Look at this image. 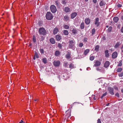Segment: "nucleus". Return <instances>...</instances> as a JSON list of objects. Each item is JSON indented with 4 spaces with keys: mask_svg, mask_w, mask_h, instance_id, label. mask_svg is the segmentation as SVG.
<instances>
[{
    "mask_svg": "<svg viewBox=\"0 0 123 123\" xmlns=\"http://www.w3.org/2000/svg\"><path fill=\"white\" fill-rule=\"evenodd\" d=\"M68 47L69 48L74 49H75V42L74 39L69 40V42Z\"/></svg>",
    "mask_w": 123,
    "mask_h": 123,
    "instance_id": "f257e3e1",
    "label": "nucleus"
},
{
    "mask_svg": "<svg viewBox=\"0 0 123 123\" xmlns=\"http://www.w3.org/2000/svg\"><path fill=\"white\" fill-rule=\"evenodd\" d=\"M56 39L57 41H59L61 39V37L59 35L56 36Z\"/></svg>",
    "mask_w": 123,
    "mask_h": 123,
    "instance_id": "aec40b11",
    "label": "nucleus"
},
{
    "mask_svg": "<svg viewBox=\"0 0 123 123\" xmlns=\"http://www.w3.org/2000/svg\"><path fill=\"white\" fill-rule=\"evenodd\" d=\"M112 27L111 26H110L108 29V31L109 32H110L112 30Z\"/></svg>",
    "mask_w": 123,
    "mask_h": 123,
    "instance_id": "4c0bfd02",
    "label": "nucleus"
},
{
    "mask_svg": "<svg viewBox=\"0 0 123 123\" xmlns=\"http://www.w3.org/2000/svg\"><path fill=\"white\" fill-rule=\"evenodd\" d=\"M42 61L45 64L47 63V59L46 58H43L42 59Z\"/></svg>",
    "mask_w": 123,
    "mask_h": 123,
    "instance_id": "393cba45",
    "label": "nucleus"
},
{
    "mask_svg": "<svg viewBox=\"0 0 123 123\" xmlns=\"http://www.w3.org/2000/svg\"><path fill=\"white\" fill-rule=\"evenodd\" d=\"M66 116L65 118L67 119V121L68 120V119L71 116V112L68 111H67L66 112Z\"/></svg>",
    "mask_w": 123,
    "mask_h": 123,
    "instance_id": "0eeeda50",
    "label": "nucleus"
},
{
    "mask_svg": "<svg viewBox=\"0 0 123 123\" xmlns=\"http://www.w3.org/2000/svg\"><path fill=\"white\" fill-rule=\"evenodd\" d=\"M120 45V43L119 42H117L114 46V47L116 49Z\"/></svg>",
    "mask_w": 123,
    "mask_h": 123,
    "instance_id": "c85d7f7f",
    "label": "nucleus"
},
{
    "mask_svg": "<svg viewBox=\"0 0 123 123\" xmlns=\"http://www.w3.org/2000/svg\"><path fill=\"white\" fill-rule=\"evenodd\" d=\"M118 55V53L117 52L115 51L113 53L112 55V57L113 59L116 58Z\"/></svg>",
    "mask_w": 123,
    "mask_h": 123,
    "instance_id": "9b49d317",
    "label": "nucleus"
},
{
    "mask_svg": "<svg viewBox=\"0 0 123 123\" xmlns=\"http://www.w3.org/2000/svg\"><path fill=\"white\" fill-rule=\"evenodd\" d=\"M95 30L94 28H93L92 30V35H93L94 34L95 32Z\"/></svg>",
    "mask_w": 123,
    "mask_h": 123,
    "instance_id": "f704fd0d",
    "label": "nucleus"
},
{
    "mask_svg": "<svg viewBox=\"0 0 123 123\" xmlns=\"http://www.w3.org/2000/svg\"><path fill=\"white\" fill-rule=\"evenodd\" d=\"M92 1L94 3H96L97 2V0H92Z\"/></svg>",
    "mask_w": 123,
    "mask_h": 123,
    "instance_id": "4d7b16f0",
    "label": "nucleus"
},
{
    "mask_svg": "<svg viewBox=\"0 0 123 123\" xmlns=\"http://www.w3.org/2000/svg\"><path fill=\"white\" fill-rule=\"evenodd\" d=\"M121 30V32L122 33H123V26L122 27Z\"/></svg>",
    "mask_w": 123,
    "mask_h": 123,
    "instance_id": "052dcab7",
    "label": "nucleus"
},
{
    "mask_svg": "<svg viewBox=\"0 0 123 123\" xmlns=\"http://www.w3.org/2000/svg\"><path fill=\"white\" fill-rule=\"evenodd\" d=\"M107 94V92H106L105 93L103 94L102 95L101 97V98H102L104 96H105Z\"/></svg>",
    "mask_w": 123,
    "mask_h": 123,
    "instance_id": "c03bdc74",
    "label": "nucleus"
},
{
    "mask_svg": "<svg viewBox=\"0 0 123 123\" xmlns=\"http://www.w3.org/2000/svg\"><path fill=\"white\" fill-rule=\"evenodd\" d=\"M34 56L35 57H36L37 58H39V55L37 53L35 52Z\"/></svg>",
    "mask_w": 123,
    "mask_h": 123,
    "instance_id": "58836bf2",
    "label": "nucleus"
},
{
    "mask_svg": "<svg viewBox=\"0 0 123 123\" xmlns=\"http://www.w3.org/2000/svg\"><path fill=\"white\" fill-rule=\"evenodd\" d=\"M121 49L122 52H123V44L122 45V46L121 48Z\"/></svg>",
    "mask_w": 123,
    "mask_h": 123,
    "instance_id": "bf43d9fd",
    "label": "nucleus"
},
{
    "mask_svg": "<svg viewBox=\"0 0 123 123\" xmlns=\"http://www.w3.org/2000/svg\"><path fill=\"white\" fill-rule=\"evenodd\" d=\"M95 58V57L93 56H90V60L92 61L94 60Z\"/></svg>",
    "mask_w": 123,
    "mask_h": 123,
    "instance_id": "e433bc0d",
    "label": "nucleus"
},
{
    "mask_svg": "<svg viewBox=\"0 0 123 123\" xmlns=\"http://www.w3.org/2000/svg\"><path fill=\"white\" fill-rule=\"evenodd\" d=\"M63 10L66 13L69 12L71 11L70 9L68 7H66L64 8Z\"/></svg>",
    "mask_w": 123,
    "mask_h": 123,
    "instance_id": "9d476101",
    "label": "nucleus"
},
{
    "mask_svg": "<svg viewBox=\"0 0 123 123\" xmlns=\"http://www.w3.org/2000/svg\"><path fill=\"white\" fill-rule=\"evenodd\" d=\"M54 65L55 67H58L60 66V62L59 60H55L53 62Z\"/></svg>",
    "mask_w": 123,
    "mask_h": 123,
    "instance_id": "39448f33",
    "label": "nucleus"
},
{
    "mask_svg": "<svg viewBox=\"0 0 123 123\" xmlns=\"http://www.w3.org/2000/svg\"><path fill=\"white\" fill-rule=\"evenodd\" d=\"M33 41L34 43H35L36 42V39L35 37V36H33Z\"/></svg>",
    "mask_w": 123,
    "mask_h": 123,
    "instance_id": "c9c22d12",
    "label": "nucleus"
},
{
    "mask_svg": "<svg viewBox=\"0 0 123 123\" xmlns=\"http://www.w3.org/2000/svg\"><path fill=\"white\" fill-rule=\"evenodd\" d=\"M63 34L66 36H67L68 34V31L66 30H64L63 31Z\"/></svg>",
    "mask_w": 123,
    "mask_h": 123,
    "instance_id": "4be33fe9",
    "label": "nucleus"
},
{
    "mask_svg": "<svg viewBox=\"0 0 123 123\" xmlns=\"http://www.w3.org/2000/svg\"><path fill=\"white\" fill-rule=\"evenodd\" d=\"M61 53V52L58 50H56L55 52V55L56 56H58Z\"/></svg>",
    "mask_w": 123,
    "mask_h": 123,
    "instance_id": "6ab92c4d",
    "label": "nucleus"
},
{
    "mask_svg": "<svg viewBox=\"0 0 123 123\" xmlns=\"http://www.w3.org/2000/svg\"><path fill=\"white\" fill-rule=\"evenodd\" d=\"M50 42L52 44H54L55 43V39L53 38H51L50 39Z\"/></svg>",
    "mask_w": 123,
    "mask_h": 123,
    "instance_id": "412c9836",
    "label": "nucleus"
},
{
    "mask_svg": "<svg viewBox=\"0 0 123 123\" xmlns=\"http://www.w3.org/2000/svg\"><path fill=\"white\" fill-rule=\"evenodd\" d=\"M110 104V103H108L106 105L107 106H108V105H109V104Z\"/></svg>",
    "mask_w": 123,
    "mask_h": 123,
    "instance_id": "69168bd1",
    "label": "nucleus"
},
{
    "mask_svg": "<svg viewBox=\"0 0 123 123\" xmlns=\"http://www.w3.org/2000/svg\"><path fill=\"white\" fill-rule=\"evenodd\" d=\"M122 5L120 4H118L116 6V7H118V8L121 7H122Z\"/></svg>",
    "mask_w": 123,
    "mask_h": 123,
    "instance_id": "09e8293b",
    "label": "nucleus"
},
{
    "mask_svg": "<svg viewBox=\"0 0 123 123\" xmlns=\"http://www.w3.org/2000/svg\"><path fill=\"white\" fill-rule=\"evenodd\" d=\"M110 64V63L109 61H107L105 63L104 67L105 68H107L109 66Z\"/></svg>",
    "mask_w": 123,
    "mask_h": 123,
    "instance_id": "4468645a",
    "label": "nucleus"
},
{
    "mask_svg": "<svg viewBox=\"0 0 123 123\" xmlns=\"http://www.w3.org/2000/svg\"><path fill=\"white\" fill-rule=\"evenodd\" d=\"M55 3L56 5L58 6H60L58 0L55 1Z\"/></svg>",
    "mask_w": 123,
    "mask_h": 123,
    "instance_id": "72a5a7b5",
    "label": "nucleus"
},
{
    "mask_svg": "<svg viewBox=\"0 0 123 123\" xmlns=\"http://www.w3.org/2000/svg\"><path fill=\"white\" fill-rule=\"evenodd\" d=\"M105 5V2L103 1H101L99 3V5L101 6H103Z\"/></svg>",
    "mask_w": 123,
    "mask_h": 123,
    "instance_id": "2f4dec72",
    "label": "nucleus"
},
{
    "mask_svg": "<svg viewBox=\"0 0 123 123\" xmlns=\"http://www.w3.org/2000/svg\"><path fill=\"white\" fill-rule=\"evenodd\" d=\"M113 20L115 22L117 23L118 21L119 18L118 17H115L114 18Z\"/></svg>",
    "mask_w": 123,
    "mask_h": 123,
    "instance_id": "5701e85b",
    "label": "nucleus"
},
{
    "mask_svg": "<svg viewBox=\"0 0 123 123\" xmlns=\"http://www.w3.org/2000/svg\"><path fill=\"white\" fill-rule=\"evenodd\" d=\"M114 88L115 89L117 90H118V88L117 87L115 86L114 87Z\"/></svg>",
    "mask_w": 123,
    "mask_h": 123,
    "instance_id": "13d9d810",
    "label": "nucleus"
},
{
    "mask_svg": "<svg viewBox=\"0 0 123 123\" xmlns=\"http://www.w3.org/2000/svg\"><path fill=\"white\" fill-rule=\"evenodd\" d=\"M108 90L110 93L111 95H113L114 94L113 91V89L112 88L109 87L108 88Z\"/></svg>",
    "mask_w": 123,
    "mask_h": 123,
    "instance_id": "f8f14e48",
    "label": "nucleus"
},
{
    "mask_svg": "<svg viewBox=\"0 0 123 123\" xmlns=\"http://www.w3.org/2000/svg\"><path fill=\"white\" fill-rule=\"evenodd\" d=\"M69 20V16H68L66 15L63 18V20L65 21H67Z\"/></svg>",
    "mask_w": 123,
    "mask_h": 123,
    "instance_id": "dca6fc26",
    "label": "nucleus"
},
{
    "mask_svg": "<svg viewBox=\"0 0 123 123\" xmlns=\"http://www.w3.org/2000/svg\"><path fill=\"white\" fill-rule=\"evenodd\" d=\"M63 27L64 29H68L69 28V26L68 25H64L63 26Z\"/></svg>",
    "mask_w": 123,
    "mask_h": 123,
    "instance_id": "a878e982",
    "label": "nucleus"
},
{
    "mask_svg": "<svg viewBox=\"0 0 123 123\" xmlns=\"http://www.w3.org/2000/svg\"><path fill=\"white\" fill-rule=\"evenodd\" d=\"M59 31V29L57 27H55L53 30V34L54 35H55L57 34Z\"/></svg>",
    "mask_w": 123,
    "mask_h": 123,
    "instance_id": "ddd939ff",
    "label": "nucleus"
},
{
    "mask_svg": "<svg viewBox=\"0 0 123 123\" xmlns=\"http://www.w3.org/2000/svg\"><path fill=\"white\" fill-rule=\"evenodd\" d=\"M38 100V99H36L34 100V101H37V102Z\"/></svg>",
    "mask_w": 123,
    "mask_h": 123,
    "instance_id": "0e129e2a",
    "label": "nucleus"
},
{
    "mask_svg": "<svg viewBox=\"0 0 123 123\" xmlns=\"http://www.w3.org/2000/svg\"><path fill=\"white\" fill-rule=\"evenodd\" d=\"M83 45V44L81 43H80L79 45V46L80 47H82Z\"/></svg>",
    "mask_w": 123,
    "mask_h": 123,
    "instance_id": "49530a36",
    "label": "nucleus"
},
{
    "mask_svg": "<svg viewBox=\"0 0 123 123\" xmlns=\"http://www.w3.org/2000/svg\"><path fill=\"white\" fill-rule=\"evenodd\" d=\"M89 49H86L84 52V54L85 55H86L89 53Z\"/></svg>",
    "mask_w": 123,
    "mask_h": 123,
    "instance_id": "c756f323",
    "label": "nucleus"
},
{
    "mask_svg": "<svg viewBox=\"0 0 123 123\" xmlns=\"http://www.w3.org/2000/svg\"><path fill=\"white\" fill-rule=\"evenodd\" d=\"M87 38L86 37H85L83 39V41L84 42H87Z\"/></svg>",
    "mask_w": 123,
    "mask_h": 123,
    "instance_id": "8fccbe9b",
    "label": "nucleus"
},
{
    "mask_svg": "<svg viewBox=\"0 0 123 123\" xmlns=\"http://www.w3.org/2000/svg\"><path fill=\"white\" fill-rule=\"evenodd\" d=\"M67 2L66 0H62V3L63 4L65 5L66 4Z\"/></svg>",
    "mask_w": 123,
    "mask_h": 123,
    "instance_id": "473e14b6",
    "label": "nucleus"
},
{
    "mask_svg": "<svg viewBox=\"0 0 123 123\" xmlns=\"http://www.w3.org/2000/svg\"><path fill=\"white\" fill-rule=\"evenodd\" d=\"M94 66L95 67H98L101 64V62L98 60H96L94 61Z\"/></svg>",
    "mask_w": 123,
    "mask_h": 123,
    "instance_id": "6e6552de",
    "label": "nucleus"
},
{
    "mask_svg": "<svg viewBox=\"0 0 123 123\" xmlns=\"http://www.w3.org/2000/svg\"><path fill=\"white\" fill-rule=\"evenodd\" d=\"M90 20L89 18H86L85 20V23L86 25L89 24L90 23Z\"/></svg>",
    "mask_w": 123,
    "mask_h": 123,
    "instance_id": "2eb2a0df",
    "label": "nucleus"
},
{
    "mask_svg": "<svg viewBox=\"0 0 123 123\" xmlns=\"http://www.w3.org/2000/svg\"><path fill=\"white\" fill-rule=\"evenodd\" d=\"M74 67V65L72 63L70 64L69 65V68H73Z\"/></svg>",
    "mask_w": 123,
    "mask_h": 123,
    "instance_id": "ea45409f",
    "label": "nucleus"
},
{
    "mask_svg": "<svg viewBox=\"0 0 123 123\" xmlns=\"http://www.w3.org/2000/svg\"><path fill=\"white\" fill-rule=\"evenodd\" d=\"M70 55L69 53H68V54H67L66 55V58L68 60H69L71 58Z\"/></svg>",
    "mask_w": 123,
    "mask_h": 123,
    "instance_id": "cd10ccee",
    "label": "nucleus"
},
{
    "mask_svg": "<svg viewBox=\"0 0 123 123\" xmlns=\"http://www.w3.org/2000/svg\"><path fill=\"white\" fill-rule=\"evenodd\" d=\"M101 67H97L96 68V70L98 71H100L101 70Z\"/></svg>",
    "mask_w": 123,
    "mask_h": 123,
    "instance_id": "de8ad7c7",
    "label": "nucleus"
},
{
    "mask_svg": "<svg viewBox=\"0 0 123 123\" xmlns=\"http://www.w3.org/2000/svg\"><path fill=\"white\" fill-rule=\"evenodd\" d=\"M73 105V104L68 105V107H69V109L67 111H68L71 112V109L72 108Z\"/></svg>",
    "mask_w": 123,
    "mask_h": 123,
    "instance_id": "b1692460",
    "label": "nucleus"
},
{
    "mask_svg": "<svg viewBox=\"0 0 123 123\" xmlns=\"http://www.w3.org/2000/svg\"><path fill=\"white\" fill-rule=\"evenodd\" d=\"M46 18L48 20H51L53 18L52 13L49 12H47L46 15Z\"/></svg>",
    "mask_w": 123,
    "mask_h": 123,
    "instance_id": "7ed1b4c3",
    "label": "nucleus"
},
{
    "mask_svg": "<svg viewBox=\"0 0 123 123\" xmlns=\"http://www.w3.org/2000/svg\"><path fill=\"white\" fill-rule=\"evenodd\" d=\"M98 123H101L100 119H98Z\"/></svg>",
    "mask_w": 123,
    "mask_h": 123,
    "instance_id": "6e6d98bb",
    "label": "nucleus"
},
{
    "mask_svg": "<svg viewBox=\"0 0 123 123\" xmlns=\"http://www.w3.org/2000/svg\"><path fill=\"white\" fill-rule=\"evenodd\" d=\"M118 75L119 77H122L123 76V72H122L118 74Z\"/></svg>",
    "mask_w": 123,
    "mask_h": 123,
    "instance_id": "3c124183",
    "label": "nucleus"
},
{
    "mask_svg": "<svg viewBox=\"0 0 123 123\" xmlns=\"http://www.w3.org/2000/svg\"><path fill=\"white\" fill-rule=\"evenodd\" d=\"M102 39L103 40H105L106 39V38L105 37V36H103V37L102 38Z\"/></svg>",
    "mask_w": 123,
    "mask_h": 123,
    "instance_id": "5fc2aeb1",
    "label": "nucleus"
},
{
    "mask_svg": "<svg viewBox=\"0 0 123 123\" xmlns=\"http://www.w3.org/2000/svg\"><path fill=\"white\" fill-rule=\"evenodd\" d=\"M40 53L42 54H43L44 53V50L43 49L41 48L40 49Z\"/></svg>",
    "mask_w": 123,
    "mask_h": 123,
    "instance_id": "79ce46f5",
    "label": "nucleus"
},
{
    "mask_svg": "<svg viewBox=\"0 0 123 123\" xmlns=\"http://www.w3.org/2000/svg\"><path fill=\"white\" fill-rule=\"evenodd\" d=\"M105 56L106 57H108L109 56V50L107 49L105 50Z\"/></svg>",
    "mask_w": 123,
    "mask_h": 123,
    "instance_id": "a211bd4d",
    "label": "nucleus"
},
{
    "mask_svg": "<svg viewBox=\"0 0 123 123\" xmlns=\"http://www.w3.org/2000/svg\"><path fill=\"white\" fill-rule=\"evenodd\" d=\"M58 47L60 49H61L62 48V45L60 43H59L58 44Z\"/></svg>",
    "mask_w": 123,
    "mask_h": 123,
    "instance_id": "37998d69",
    "label": "nucleus"
},
{
    "mask_svg": "<svg viewBox=\"0 0 123 123\" xmlns=\"http://www.w3.org/2000/svg\"><path fill=\"white\" fill-rule=\"evenodd\" d=\"M121 18L123 20V15L121 17Z\"/></svg>",
    "mask_w": 123,
    "mask_h": 123,
    "instance_id": "e2e57ef3",
    "label": "nucleus"
},
{
    "mask_svg": "<svg viewBox=\"0 0 123 123\" xmlns=\"http://www.w3.org/2000/svg\"><path fill=\"white\" fill-rule=\"evenodd\" d=\"M99 46L98 45H97L96 46L95 48V50L96 51H98L99 50Z\"/></svg>",
    "mask_w": 123,
    "mask_h": 123,
    "instance_id": "bb28decb",
    "label": "nucleus"
},
{
    "mask_svg": "<svg viewBox=\"0 0 123 123\" xmlns=\"http://www.w3.org/2000/svg\"><path fill=\"white\" fill-rule=\"evenodd\" d=\"M38 32L40 35H45L47 34L46 30L43 27H41L39 29Z\"/></svg>",
    "mask_w": 123,
    "mask_h": 123,
    "instance_id": "f03ea898",
    "label": "nucleus"
},
{
    "mask_svg": "<svg viewBox=\"0 0 123 123\" xmlns=\"http://www.w3.org/2000/svg\"><path fill=\"white\" fill-rule=\"evenodd\" d=\"M94 24L97 27H98L99 25L100 22H99V19L98 18H97L95 19Z\"/></svg>",
    "mask_w": 123,
    "mask_h": 123,
    "instance_id": "423d86ee",
    "label": "nucleus"
},
{
    "mask_svg": "<svg viewBox=\"0 0 123 123\" xmlns=\"http://www.w3.org/2000/svg\"><path fill=\"white\" fill-rule=\"evenodd\" d=\"M19 123H25V122H24L22 120H21V121Z\"/></svg>",
    "mask_w": 123,
    "mask_h": 123,
    "instance_id": "680f3d73",
    "label": "nucleus"
},
{
    "mask_svg": "<svg viewBox=\"0 0 123 123\" xmlns=\"http://www.w3.org/2000/svg\"><path fill=\"white\" fill-rule=\"evenodd\" d=\"M77 13L76 12H74L71 14V18L73 19L77 15Z\"/></svg>",
    "mask_w": 123,
    "mask_h": 123,
    "instance_id": "f3484780",
    "label": "nucleus"
},
{
    "mask_svg": "<svg viewBox=\"0 0 123 123\" xmlns=\"http://www.w3.org/2000/svg\"><path fill=\"white\" fill-rule=\"evenodd\" d=\"M108 27H109V26L108 25H107L106 26V27H107V28H108Z\"/></svg>",
    "mask_w": 123,
    "mask_h": 123,
    "instance_id": "774afa93",
    "label": "nucleus"
},
{
    "mask_svg": "<svg viewBox=\"0 0 123 123\" xmlns=\"http://www.w3.org/2000/svg\"><path fill=\"white\" fill-rule=\"evenodd\" d=\"M92 97L94 100H95L96 99V98H95V96L94 95H92Z\"/></svg>",
    "mask_w": 123,
    "mask_h": 123,
    "instance_id": "864d4df0",
    "label": "nucleus"
},
{
    "mask_svg": "<svg viewBox=\"0 0 123 123\" xmlns=\"http://www.w3.org/2000/svg\"><path fill=\"white\" fill-rule=\"evenodd\" d=\"M70 31H71L72 33L74 34H75L77 33V30L75 27H73L70 29Z\"/></svg>",
    "mask_w": 123,
    "mask_h": 123,
    "instance_id": "1a4fd4ad",
    "label": "nucleus"
},
{
    "mask_svg": "<svg viewBox=\"0 0 123 123\" xmlns=\"http://www.w3.org/2000/svg\"><path fill=\"white\" fill-rule=\"evenodd\" d=\"M115 95L117 96L118 98H119V94L118 93H117L115 94Z\"/></svg>",
    "mask_w": 123,
    "mask_h": 123,
    "instance_id": "603ef678",
    "label": "nucleus"
},
{
    "mask_svg": "<svg viewBox=\"0 0 123 123\" xmlns=\"http://www.w3.org/2000/svg\"><path fill=\"white\" fill-rule=\"evenodd\" d=\"M122 65V64L121 62V61H120L119 63L118 64V66H121Z\"/></svg>",
    "mask_w": 123,
    "mask_h": 123,
    "instance_id": "a18cd8bd",
    "label": "nucleus"
},
{
    "mask_svg": "<svg viewBox=\"0 0 123 123\" xmlns=\"http://www.w3.org/2000/svg\"><path fill=\"white\" fill-rule=\"evenodd\" d=\"M80 28L81 29H83L84 28V23L82 22L81 23L80 25Z\"/></svg>",
    "mask_w": 123,
    "mask_h": 123,
    "instance_id": "7c9ffc66",
    "label": "nucleus"
},
{
    "mask_svg": "<svg viewBox=\"0 0 123 123\" xmlns=\"http://www.w3.org/2000/svg\"><path fill=\"white\" fill-rule=\"evenodd\" d=\"M121 92H122L123 93V89H122L121 90Z\"/></svg>",
    "mask_w": 123,
    "mask_h": 123,
    "instance_id": "338daca9",
    "label": "nucleus"
},
{
    "mask_svg": "<svg viewBox=\"0 0 123 123\" xmlns=\"http://www.w3.org/2000/svg\"><path fill=\"white\" fill-rule=\"evenodd\" d=\"M50 10L53 13L56 12L57 10L55 6L54 5H52L50 6Z\"/></svg>",
    "mask_w": 123,
    "mask_h": 123,
    "instance_id": "20e7f679",
    "label": "nucleus"
},
{
    "mask_svg": "<svg viewBox=\"0 0 123 123\" xmlns=\"http://www.w3.org/2000/svg\"><path fill=\"white\" fill-rule=\"evenodd\" d=\"M122 70V69L121 68H119L117 69V72H121Z\"/></svg>",
    "mask_w": 123,
    "mask_h": 123,
    "instance_id": "a19ab883",
    "label": "nucleus"
}]
</instances>
